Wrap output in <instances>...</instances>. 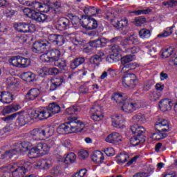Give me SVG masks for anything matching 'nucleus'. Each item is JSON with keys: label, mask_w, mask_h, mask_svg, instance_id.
<instances>
[{"label": "nucleus", "mask_w": 177, "mask_h": 177, "mask_svg": "<svg viewBox=\"0 0 177 177\" xmlns=\"http://www.w3.org/2000/svg\"><path fill=\"white\" fill-rule=\"evenodd\" d=\"M68 122L60 124L57 132L59 135H67V133H75L80 132L84 128V124L78 120L77 117L70 116L68 118Z\"/></svg>", "instance_id": "f257e3e1"}, {"label": "nucleus", "mask_w": 177, "mask_h": 177, "mask_svg": "<svg viewBox=\"0 0 177 177\" xmlns=\"http://www.w3.org/2000/svg\"><path fill=\"white\" fill-rule=\"evenodd\" d=\"M16 117V124L18 125V127H24V125L28 124V122L32 120V118H31V113L24 115L21 111L17 112L5 118H2L1 120L6 122H10V121H13Z\"/></svg>", "instance_id": "f03ea898"}, {"label": "nucleus", "mask_w": 177, "mask_h": 177, "mask_svg": "<svg viewBox=\"0 0 177 177\" xmlns=\"http://www.w3.org/2000/svg\"><path fill=\"white\" fill-rule=\"evenodd\" d=\"M50 149V146L46 143H38L35 147L30 149L28 156L29 158H37V157H39V154H41V156L48 154Z\"/></svg>", "instance_id": "7ed1b4c3"}, {"label": "nucleus", "mask_w": 177, "mask_h": 177, "mask_svg": "<svg viewBox=\"0 0 177 177\" xmlns=\"http://www.w3.org/2000/svg\"><path fill=\"white\" fill-rule=\"evenodd\" d=\"M24 13L26 16L32 19V20H35L38 23H44L45 21H48V15L38 12L34 10H31L30 8L24 9Z\"/></svg>", "instance_id": "20e7f679"}, {"label": "nucleus", "mask_w": 177, "mask_h": 177, "mask_svg": "<svg viewBox=\"0 0 177 177\" xmlns=\"http://www.w3.org/2000/svg\"><path fill=\"white\" fill-rule=\"evenodd\" d=\"M122 84L124 88L133 89L134 88H136V86L139 84V80H138V76L136 75L130 73L122 77Z\"/></svg>", "instance_id": "39448f33"}, {"label": "nucleus", "mask_w": 177, "mask_h": 177, "mask_svg": "<svg viewBox=\"0 0 177 177\" xmlns=\"http://www.w3.org/2000/svg\"><path fill=\"white\" fill-rule=\"evenodd\" d=\"M122 104L121 110L124 113H133V111H136V110L140 107L139 102L131 98H126Z\"/></svg>", "instance_id": "423d86ee"}, {"label": "nucleus", "mask_w": 177, "mask_h": 177, "mask_svg": "<svg viewBox=\"0 0 177 177\" xmlns=\"http://www.w3.org/2000/svg\"><path fill=\"white\" fill-rule=\"evenodd\" d=\"M50 117V114L48 112L46 107L36 109L30 113V118H32V120L38 118V120L42 121L44 120H48Z\"/></svg>", "instance_id": "0eeeda50"}, {"label": "nucleus", "mask_w": 177, "mask_h": 177, "mask_svg": "<svg viewBox=\"0 0 177 177\" xmlns=\"http://www.w3.org/2000/svg\"><path fill=\"white\" fill-rule=\"evenodd\" d=\"M48 45H49V41L46 40H39L35 41L32 45V52L33 53H37V55H41V53L46 52Z\"/></svg>", "instance_id": "6e6552de"}, {"label": "nucleus", "mask_w": 177, "mask_h": 177, "mask_svg": "<svg viewBox=\"0 0 177 177\" xmlns=\"http://www.w3.org/2000/svg\"><path fill=\"white\" fill-rule=\"evenodd\" d=\"M81 24L83 28L86 30H96V28L99 26L97 21L91 17H85L82 18Z\"/></svg>", "instance_id": "1a4fd4ad"}, {"label": "nucleus", "mask_w": 177, "mask_h": 177, "mask_svg": "<svg viewBox=\"0 0 177 177\" xmlns=\"http://www.w3.org/2000/svg\"><path fill=\"white\" fill-rule=\"evenodd\" d=\"M91 118L93 121H100L101 120H103V109H102V106H100V105H93L91 108Z\"/></svg>", "instance_id": "9d476101"}, {"label": "nucleus", "mask_w": 177, "mask_h": 177, "mask_svg": "<svg viewBox=\"0 0 177 177\" xmlns=\"http://www.w3.org/2000/svg\"><path fill=\"white\" fill-rule=\"evenodd\" d=\"M49 56L47 54H44L43 56L44 57V62L47 63H52L55 62H57L60 59V56L62 55V53L60 50L57 49H53L48 53Z\"/></svg>", "instance_id": "9b49d317"}, {"label": "nucleus", "mask_w": 177, "mask_h": 177, "mask_svg": "<svg viewBox=\"0 0 177 177\" xmlns=\"http://www.w3.org/2000/svg\"><path fill=\"white\" fill-rule=\"evenodd\" d=\"M139 44H140V40H139V38L135 34L127 36L120 42V45L123 48H128L129 45H139Z\"/></svg>", "instance_id": "f8f14e48"}, {"label": "nucleus", "mask_w": 177, "mask_h": 177, "mask_svg": "<svg viewBox=\"0 0 177 177\" xmlns=\"http://www.w3.org/2000/svg\"><path fill=\"white\" fill-rule=\"evenodd\" d=\"M156 131H162V132H169V123L165 119L158 120L155 124Z\"/></svg>", "instance_id": "ddd939ff"}, {"label": "nucleus", "mask_w": 177, "mask_h": 177, "mask_svg": "<svg viewBox=\"0 0 177 177\" xmlns=\"http://www.w3.org/2000/svg\"><path fill=\"white\" fill-rule=\"evenodd\" d=\"M9 169L12 172V176L14 177H18L23 174L25 175L26 172H27V169H26L24 166L19 167L16 164L11 165L9 167Z\"/></svg>", "instance_id": "4468645a"}, {"label": "nucleus", "mask_w": 177, "mask_h": 177, "mask_svg": "<svg viewBox=\"0 0 177 177\" xmlns=\"http://www.w3.org/2000/svg\"><path fill=\"white\" fill-rule=\"evenodd\" d=\"M56 27L60 31L68 30L70 28V19L66 17L60 18L57 22Z\"/></svg>", "instance_id": "2eb2a0df"}, {"label": "nucleus", "mask_w": 177, "mask_h": 177, "mask_svg": "<svg viewBox=\"0 0 177 177\" xmlns=\"http://www.w3.org/2000/svg\"><path fill=\"white\" fill-rule=\"evenodd\" d=\"M121 140H122V136L117 132L109 134L106 138V142L113 143V145L121 142Z\"/></svg>", "instance_id": "dca6fc26"}, {"label": "nucleus", "mask_w": 177, "mask_h": 177, "mask_svg": "<svg viewBox=\"0 0 177 177\" xmlns=\"http://www.w3.org/2000/svg\"><path fill=\"white\" fill-rule=\"evenodd\" d=\"M48 113L50 114V117L54 115V114H57L60 113V106L57 102H53L48 104V106L46 107Z\"/></svg>", "instance_id": "f3484780"}, {"label": "nucleus", "mask_w": 177, "mask_h": 177, "mask_svg": "<svg viewBox=\"0 0 177 177\" xmlns=\"http://www.w3.org/2000/svg\"><path fill=\"white\" fill-rule=\"evenodd\" d=\"M130 129L133 135L136 136H140V138H142L143 133L146 132L145 127L139 124H133L131 126Z\"/></svg>", "instance_id": "a211bd4d"}, {"label": "nucleus", "mask_w": 177, "mask_h": 177, "mask_svg": "<svg viewBox=\"0 0 177 177\" xmlns=\"http://www.w3.org/2000/svg\"><path fill=\"white\" fill-rule=\"evenodd\" d=\"M41 91L39 89L37 88H31L28 93L26 94L25 97L26 100H35L37 97L39 96Z\"/></svg>", "instance_id": "6ab92c4d"}, {"label": "nucleus", "mask_w": 177, "mask_h": 177, "mask_svg": "<svg viewBox=\"0 0 177 177\" xmlns=\"http://www.w3.org/2000/svg\"><path fill=\"white\" fill-rule=\"evenodd\" d=\"M53 135V129L49 127H44L40 128V137L41 140L42 139L50 138Z\"/></svg>", "instance_id": "aec40b11"}, {"label": "nucleus", "mask_w": 177, "mask_h": 177, "mask_svg": "<svg viewBox=\"0 0 177 177\" xmlns=\"http://www.w3.org/2000/svg\"><path fill=\"white\" fill-rule=\"evenodd\" d=\"M112 125L115 128H122L124 127V118L122 115H115L112 118Z\"/></svg>", "instance_id": "412c9836"}, {"label": "nucleus", "mask_w": 177, "mask_h": 177, "mask_svg": "<svg viewBox=\"0 0 177 177\" xmlns=\"http://www.w3.org/2000/svg\"><path fill=\"white\" fill-rule=\"evenodd\" d=\"M40 73L44 75H57L59 74V69L55 67L49 68L44 66L40 70Z\"/></svg>", "instance_id": "4be33fe9"}, {"label": "nucleus", "mask_w": 177, "mask_h": 177, "mask_svg": "<svg viewBox=\"0 0 177 177\" xmlns=\"http://www.w3.org/2000/svg\"><path fill=\"white\" fill-rule=\"evenodd\" d=\"M174 103L169 99H165L160 102L159 107L162 111H168L172 109Z\"/></svg>", "instance_id": "5701e85b"}, {"label": "nucleus", "mask_w": 177, "mask_h": 177, "mask_svg": "<svg viewBox=\"0 0 177 177\" xmlns=\"http://www.w3.org/2000/svg\"><path fill=\"white\" fill-rule=\"evenodd\" d=\"M112 24L115 28H124L128 26V19L125 17L119 18L116 21H112Z\"/></svg>", "instance_id": "b1692460"}, {"label": "nucleus", "mask_w": 177, "mask_h": 177, "mask_svg": "<svg viewBox=\"0 0 177 177\" xmlns=\"http://www.w3.org/2000/svg\"><path fill=\"white\" fill-rule=\"evenodd\" d=\"M106 44H107L106 38H100L89 42L90 46L92 48H102Z\"/></svg>", "instance_id": "393cba45"}, {"label": "nucleus", "mask_w": 177, "mask_h": 177, "mask_svg": "<svg viewBox=\"0 0 177 177\" xmlns=\"http://www.w3.org/2000/svg\"><path fill=\"white\" fill-rule=\"evenodd\" d=\"M92 160L95 164H102L104 161V156L102 151H97L93 153Z\"/></svg>", "instance_id": "a878e982"}, {"label": "nucleus", "mask_w": 177, "mask_h": 177, "mask_svg": "<svg viewBox=\"0 0 177 177\" xmlns=\"http://www.w3.org/2000/svg\"><path fill=\"white\" fill-rule=\"evenodd\" d=\"M111 100H113V102H115L118 103V104H120L121 106L127 99L124 97V94L122 93H114L112 95Z\"/></svg>", "instance_id": "bb28decb"}, {"label": "nucleus", "mask_w": 177, "mask_h": 177, "mask_svg": "<svg viewBox=\"0 0 177 177\" xmlns=\"http://www.w3.org/2000/svg\"><path fill=\"white\" fill-rule=\"evenodd\" d=\"M84 63H85V57H77L71 62V68L72 70H75L77 67H78L79 66H81V64H84Z\"/></svg>", "instance_id": "cd10ccee"}, {"label": "nucleus", "mask_w": 177, "mask_h": 177, "mask_svg": "<svg viewBox=\"0 0 177 177\" xmlns=\"http://www.w3.org/2000/svg\"><path fill=\"white\" fill-rule=\"evenodd\" d=\"M21 77L26 82H32L35 80V74L32 72H24L21 75Z\"/></svg>", "instance_id": "c85d7f7f"}, {"label": "nucleus", "mask_w": 177, "mask_h": 177, "mask_svg": "<svg viewBox=\"0 0 177 177\" xmlns=\"http://www.w3.org/2000/svg\"><path fill=\"white\" fill-rule=\"evenodd\" d=\"M174 28H175V25L167 27L165 29L163 32L158 35V38H166V37H169V35H172V33L174 32Z\"/></svg>", "instance_id": "c756f323"}, {"label": "nucleus", "mask_w": 177, "mask_h": 177, "mask_svg": "<svg viewBox=\"0 0 177 177\" xmlns=\"http://www.w3.org/2000/svg\"><path fill=\"white\" fill-rule=\"evenodd\" d=\"M76 159H77V156H75V153L71 152L66 155V156L63 160V162L67 165L73 164V162H75Z\"/></svg>", "instance_id": "7c9ffc66"}, {"label": "nucleus", "mask_w": 177, "mask_h": 177, "mask_svg": "<svg viewBox=\"0 0 177 177\" xmlns=\"http://www.w3.org/2000/svg\"><path fill=\"white\" fill-rule=\"evenodd\" d=\"M13 100V95L9 92L4 91L3 92V95L1 98V102L3 103L9 104L12 103Z\"/></svg>", "instance_id": "2f4dec72"}, {"label": "nucleus", "mask_w": 177, "mask_h": 177, "mask_svg": "<svg viewBox=\"0 0 177 177\" xmlns=\"http://www.w3.org/2000/svg\"><path fill=\"white\" fill-rule=\"evenodd\" d=\"M50 6L51 13H53V15H56L62 12V3H60V2L56 1L55 3L50 4Z\"/></svg>", "instance_id": "473e14b6"}, {"label": "nucleus", "mask_w": 177, "mask_h": 177, "mask_svg": "<svg viewBox=\"0 0 177 177\" xmlns=\"http://www.w3.org/2000/svg\"><path fill=\"white\" fill-rule=\"evenodd\" d=\"M27 24L26 23H19L14 24V28L18 32H27Z\"/></svg>", "instance_id": "72a5a7b5"}, {"label": "nucleus", "mask_w": 177, "mask_h": 177, "mask_svg": "<svg viewBox=\"0 0 177 177\" xmlns=\"http://www.w3.org/2000/svg\"><path fill=\"white\" fill-rule=\"evenodd\" d=\"M143 142H145V139L138 136H135L130 138V145L131 146H138L140 143H143Z\"/></svg>", "instance_id": "f704fd0d"}, {"label": "nucleus", "mask_w": 177, "mask_h": 177, "mask_svg": "<svg viewBox=\"0 0 177 177\" xmlns=\"http://www.w3.org/2000/svg\"><path fill=\"white\" fill-rule=\"evenodd\" d=\"M63 79H57L56 81H51L50 85V91H56L59 86H62Z\"/></svg>", "instance_id": "c9c22d12"}, {"label": "nucleus", "mask_w": 177, "mask_h": 177, "mask_svg": "<svg viewBox=\"0 0 177 177\" xmlns=\"http://www.w3.org/2000/svg\"><path fill=\"white\" fill-rule=\"evenodd\" d=\"M138 35L140 38H142V39L150 38L151 32L149 29L142 28L138 32Z\"/></svg>", "instance_id": "e433bc0d"}, {"label": "nucleus", "mask_w": 177, "mask_h": 177, "mask_svg": "<svg viewBox=\"0 0 177 177\" xmlns=\"http://www.w3.org/2000/svg\"><path fill=\"white\" fill-rule=\"evenodd\" d=\"M30 135L35 140H41L40 128L32 129L30 131Z\"/></svg>", "instance_id": "4c0bfd02"}, {"label": "nucleus", "mask_w": 177, "mask_h": 177, "mask_svg": "<svg viewBox=\"0 0 177 177\" xmlns=\"http://www.w3.org/2000/svg\"><path fill=\"white\" fill-rule=\"evenodd\" d=\"M80 113V108L78 106H73L67 108L66 110V114L68 115H75Z\"/></svg>", "instance_id": "58836bf2"}, {"label": "nucleus", "mask_w": 177, "mask_h": 177, "mask_svg": "<svg viewBox=\"0 0 177 177\" xmlns=\"http://www.w3.org/2000/svg\"><path fill=\"white\" fill-rule=\"evenodd\" d=\"M84 12L87 15L86 17H90V16H95L96 15V8L95 6H87L85 7Z\"/></svg>", "instance_id": "ea45409f"}, {"label": "nucleus", "mask_w": 177, "mask_h": 177, "mask_svg": "<svg viewBox=\"0 0 177 177\" xmlns=\"http://www.w3.org/2000/svg\"><path fill=\"white\" fill-rule=\"evenodd\" d=\"M134 122H145L146 121V116L140 113L134 115L132 118Z\"/></svg>", "instance_id": "a19ab883"}, {"label": "nucleus", "mask_w": 177, "mask_h": 177, "mask_svg": "<svg viewBox=\"0 0 177 177\" xmlns=\"http://www.w3.org/2000/svg\"><path fill=\"white\" fill-rule=\"evenodd\" d=\"M30 59L24 58L23 57H19V68H26L30 66Z\"/></svg>", "instance_id": "79ce46f5"}, {"label": "nucleus", "mask_w": 177, "mask_h": 177, "mask_svg": "<svg viewBox=\"0 0 177 177\" xmlns=\"http://www.w3.org/2000/svg\"><path fill=\"white\" fill-rule=\"evenodd\" d=\"M55 64L61 70L66 71L67 67V61H66V59H60L59 58L57 61L55 62Z\"/></svg>", "instance_id": "37998d69"}, {"label": "nucleus", "mask_w": 177, "mask_h": 177, "mask_svg": "<svg viewBox=\"0 0 177 177\" xmlns=\"http://www.w3.org/2000/svg\"><path fill=\"white\" fill-rule=\"evenodd\" d=\"M167 132L168 131H158L157 133H153V136L156 140H161V139H165L168 136Z\"/></svg>", "instance_id": "c03bdc74"}, {"label": "nucleus", "mask_w": 177, "mask_h": 177, "mask_svg": "<svg viewBox=\"0 0 177 177\" xmlns=\"http://www.w3.org/2000/svg\"><path fill=\"white\" fill-rule=\"evenodd\" d=\"M15 155V153L12 149H9L1 153V160H5L6 158L7 160L12 158Z\"/></svg>", "instance_id": "a18cd8bd"}, {"label": "nucleus", "mask_w": 177, "mask_h": 177, "mask_svg": "<svg viewBox=\"0 0 177 177\" xmlns=\"http://www.w3.org/2000/svg\"><path fill=\"white\" fill-rule=\"evenodd\" d=\"M121 64L122 66H127V64H129L132 60H133V55H127L121 58Z\"/></svg>", "instance_id": "49530a36"}, {"label": "nucleus", "mask_w": 177, "mask_h": 177, "mask_svg": "<svg viewBox=\"0 0 177 177\" xmlns=\"http://www.w3.org/2000/svg\"><path fill=\"white\" fill-rule=\"evenodd\" d=\"M161 95L162 93L160 91H153L149 95L150 100L151 102H156V100H158L161 97Z\"/></svg>", "instance_id": "de8ad7c7"}, {"label": "nucleus", "mask_w": 177, "mask_h": 177, "mask_svg": "<svg viewBox=\"0 0 177 177\" xmlns=\"http://www.w3.org/2000/svg\"><path fill=\"white\" fill-rule=\"evenodd\" d=\"M12 146L13 149H12L11 150L15 156L17 154H19V153H21V151H23V149L21 148V144L20 142H15L13 144Z\"/></svg>", "instance_id": "09e8293b"}, {"label": "nucleus", "mask_w": 177, "mask_h": 177, "mask_svg": "<svg viewBox=\"0 0 177 177\" xmlns=\"http://www.w3.org/2000/svg\"><path fill=\"white\" fill-rule=\"evenodd\" d=\"M66 42V39H64V36L62 35H57V37L55 39V43L54 45H57V46H62Z\"/></svg>", "instance_id": "8fccbe9b"}, {"label": "nucleus", "mask_w": 177, "mask_h": 177, "mask_svg": "<svg viewBox=\"0 0 177 177\" xmlns=\"http://www.w3.org/2000/svg\"><path fill=\"white\" fill-rule=\"evenodd\" d=\"M116 158L118 164H124L127 162V160H128V158H129V156L127 154L120 153L119 156H116Z\"/></svg>", "instance_id": "3c124183"}, {"label": "nucleus", "mask_w": 177, "mask_h": 177, "mask_svg": "<svg viewBox=\"0 0 177 177\" xmlns=\"http://www.w3.org/2000/svg\"><path fill=\"white\" fill-rule=\"evenodd\" d=\"M19 63H20V57H12L10 59V64L11 66H13L14 67H19Z\"/></svg>", "instance_id": "603ef678"}, {"label": "nucleus", "mask_w": 177, "mask_h": 177, "mask_svg": "<svg viewBox=\"0 0 177 177\" xmlns=\"http://www.w3.org/2000/svg\"><path fill=\"white\" fill-rule=\"evenodd\" d=\"M11 129L10 126H6L2 129L0 130V139L2 138H6V133H9L10 132Z\"/></svg>", "instance_id": "864d4df0"}, {"label": "nucleus", "mask_w": 177, "mask_h": 177, "mask_svg": "<svg viewBox=\"0 0 177 177\" xmlns=\"http://www.w3.org/2000/svg\"><path fill=\"white\" fill-rule=\"evenodd\" d=\"M89 62L91 64H93V66H99V63L102 62V59L97 57V55H93L90 58Z\"/></svg>", "instance_id": "5fc2aeb1"}, {"label": "nucleus", "mask_w": 177, "mask_h": 177, "mask_svg": "<svg viewBox=\"0 0 177 177\" xmlns=\"http://www.w3.org/2000/svg\"><path fill=\"white\" fill-rule=\"evenodd\" d=\"M173 53H174V48H172V47H169L162 53V56L165 59H167L169 57V56H171V55H172Z\"/></svg>", "instance_id": "6e6d98bb"}, {"label": "nucleus", "mask_w": 177, "mask_h": 177, "mask_svg": "<svg viewBox=\"0 0 177 177\" xmlns=\"http://www.w3.org/2000/svg\"><path fill=\"white\" fill-rule=\"evenodd\" d=\"M31 143L28 141H24L21 142V147L22 149V151H27V150H30L31 149Z\"/></svg>", "instance_id": "4d7b16f0"}, {"label": "nucleus", "mask_w": 177, "mask_h": 177, "mask_svg": "<svg viewBox=\"0 0 177 177\" xmlns=\"http://www.w3.org/2000/svg\"><path fill=\"white\" fill-rule=\"evenodd\" d=\"M145 23H146V18H145L143 17H138L136 18L134 20V24L138 27H139L142 24H145Z\"/></svg>", "instance_id": "13d9d810"}, {"label": "nucleus", "mask_w": 177, "mask_h": 177, "mask_svg": "<svg viewBox=\"0 0 177 177\" xmlns=\"http://www.w3.org/2000/svg\"><path fill=\"white\" fill-rule=\"evenodd\" d=\"M41 164L43 169H49L52 167V162L49 160H41Z\"/></svg>", "instance_id": "bf43d9fd"}, {"label": "nucleus", "mask_w": 177, "mask_h": 177, "mask_svg": "<svg viewBox=\"0 0 177 177\" xmlns=\"http://www.w3.org/2000/svg\"><path fill=\"white\" fill-rule=\"evenodd\" d=\"M111 50L117 56L120 52H121V48H120V46L118 44H113L111 47Z\"/></svg>", "instance_id": "052dcab7"}, {"label": "nucleus", "mask_w": 177, "mask_h": 177, "mask_svg": "<svg viewBox=\"0 0 177 177\" xmlns=\"http://www.w3.org/2000/svg\"><path fill=\"white\" fill-rule=\"evenodd\" d=\"M134 15H149V13H151V9L147 8L145 10H138L133 12Z\"/></svg>", "instance_id": "680f3d73"}, {"label": "nucleus", "mask_w": 177, "mask_h": 177, "mask_svg": "<svg viewBox=\"0 0 177 177\" xmlns=\"http://www.w3.org/2000/svg\"><path fill=\"white\" fill-rule=\"evenodd\" d=\"M86 175V169H82L79 171L76 172L72 177H84Z\"/></svg>", "instance_id": "e2e57ef3"}, {"label": "nucleus", "mask_w": 177, "mask_h": 177, "mask_svg": "<svg viewBox=\"0 0 177 177\" xmlns=\"http://www.w3.org/2000/svg\"><path fill=\"white\" fill-rule=\"evenodd\" d=\"M51 6L48 5V4H43L41 6V12H44V13H48V12H50V13H52V10H51Z\"/></svg>", "instance_id": "0e129e2a"}, {"label": "nucleus", "mask_w": 177, "mask_h": 177, "mask_svg": "<svg viewBox=\"0 0 177 177\" xmlns=\"http://www.w3.org/2000/svg\"><path fill=\"white\" fill-rule=\"evenodd\" d=\"M117 55L115 54H111L106 58V61L108 62V63H114V62H116L117 58H115Z\"/></svg>", "instance_id": "69168bd1"}, {"label": "nucleus", "mask_w": 177, "mask_h": 177, "mask_svg": "<svg viewBox=\"0 0 177 177\" xmlns=\"http://www.w3.org/2000/svg\"><path fill=\"white\" fill-rule=\"evenodd\" d=\"M88 156H89L88 151L82 150L79 152V157L80 160H85Z\"/></svg>", "instance_id": "338daca9"}, {"label": "nucleus", "mask_w": 177, "mask_h": 177, "mask_svg": "<svg viewBox=\"0 0 177 177\" xmlns=\"http://www.w3.org/2000/svg\"><path fill=\"white\" fill-rule=\"evenodd\" d=\"M14 112L15 111H13V107L12 106V105L4 107L3 110V113L4 114H10V113H14Z\"/></svg>", "instance_id": "774afa93"}]
</instances>
